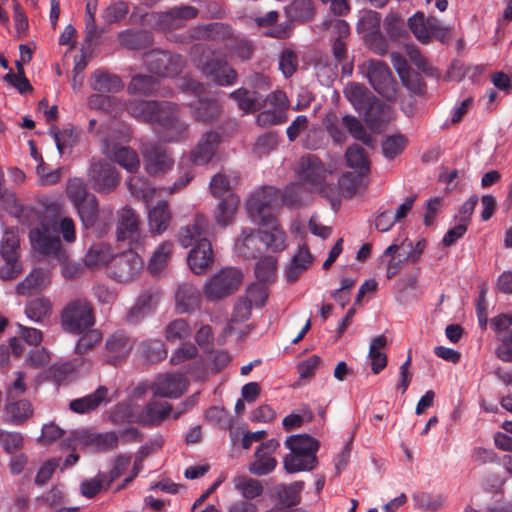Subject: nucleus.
Masks as SVG:
<instances>
[{
	"label": "nucleus",
	"instance_id": "f257e3e1",
	"mask_svg": "<svg viewBox=\"0 0 512 512\" xmlns=\"http://www.w3.org/2000/svg\"><path fill=\"white\" fill-rule=\"evenodd\" d=\"M278 206V192L273 187L254 191L246 203L248 216L259 225L261 242L272 252H282L287 247L286 233L274 215Z\"/></svg>",
	"mask_w": 512,
	"mask_h": 512
},
{
	"label": "nucleus",
	"instance_id": "f03ea898",
	"mask_svg": "<svg viewBox=\"0 0 512 512\" xmlns=\"http://www.w3.org/2000/svg\"><path fill=\"white\" fill-rule=\"evenodd\" d=\"M124 110L138 121L158 125L166 141L177 142L186 137L187 125L179 119L175 104L164 101H131L124 102Z\"/></svg>",
	"mask_w": 512,
	"mask_h": 512
},
{
	"label": "nucleus",
	"instance_id": "7ed1b4c3",
	"mask_svg": "<svg viewBox=\"0 0 512 512\" xmlns=\"http://www.w3.org/2000/svg\"><path fill=\"white\" fill-rule=\"evenodd\" d=\"M67 243L76 239L74 221L69 217H55L51 220H42L29 232L32 248L40 254L52 256L59 261L66 259V251L62 247L59 235Z\"/></svg>",
	"mask_w": 512,
	"mask_h": 512
},
{
	"label": "nucleus",
	"instance_id": "20e7f679",
	"mask_svg": "<svg viewBox=\"0 0 512 512\" xmlns=\"http://www.w3.org/2000/svg\"><path fill=\"white\" fill-rule=\"evenodd\" d=\"M210 234V225L203 215H196L191 225L180 229L178 241L184 248L195 246L188 254L187 262L191 271L197 275L207 272L213 263V251L207 237Z\"/></svg>",
	"mask_w": 512,
	"mask_h": 512
},
{
	"label": "nucleus",
	"instance_id": "39448f33",
	"mask_svg": "<svg viewBox=\"0 0 512 512\" xmlns=\"http://www.w3.org/2000/svg\"><path fill=\"white\" fill-rule=\"evenodd\" d=\"M290 452L284 457V468L288 473L313 470L318 460L316 453L320 443L308 434L291 435L285 440Z\"/></svg>",
	"mask_w": 512,
	"mask_h": 512
},
{
	"label": "nucleus",
	"instance_id": "423d86ee",
	"mask_svg": "<svg viewBox=\"0 0 512 512\" xmlns=\"http://www.w3.org/2000/svg\"><path fill=\"white\" fill-rule=\"evenodd\" d=\"M344 94L359 114L371 126L390 120L392 110L390 105L375 99L366 87L358 83L347 84Z\"/></svg>",
	"mask_w": 512,
	"mask_h": 512
},
{
	"label": "nucleus",
	"instance_id": "0eeeda50",
	"mask_svg": "<svg viewBox=\"0 0 512 512\" xmlns=\"http://www.w3.org/2000/svg\"><path fill=\"white\" fill-rule=\"evenodd\" d=\"M359 71L373 89L388 101L397 97V83L387 64L379 60H366L359 65Z\"/></svg>",
	"mask_w": 512,
	"mask_h": 512
},
{
	"label": "nucleus",
	"instance_id": "6e6552de",
	"mask_svg": "<svg viewBox=\"0 0 512 512\" xmlns=\"http://www.w3.org/2000/svg\"><path fill=\"white\" fill-rule=\"evenodd\" d=\"M296 175L306 190L323 193L329 199L334 198L335 193L330 194L333 187L325 184L324 165L316 156H303L297 164Z\"/></svg>",
	"mask_w": 512,
	"mask_h": 512
},
{
	"label": "nucleus",
	"instance_id": "1a4fd4ad",
	"mask_svg": "<svg viewBox=\"0 0 512 512\" xmlns=\"http://www.w3.org/2000/svg\"><path fill=\"white\" fill-rule=\"evenodd\" d=\"M61 326L71 334H81L95 324L93 308L84 298H76L66 304L61 312Z\"/></svg>",
	"mask_w": 512,
	"mask_h": 512
},
{
	"label": "nucleus",
	"instance_id": "9d476101",
	"mask_svg": "<svg viewBox=\"0 0 512 512\" xmlns=\"http://www.w3.org/2000/svg\"><path fill=\"white\" fill-rule=\"evenodd\" d=\"M241 280L242 273L238 269H221L204 283V295L209 301L223 299L237 290Z\"/></svg>",
	"mask_w": 512,
	"mask_h": 512
},
{
	"label": "nucleus",
	"instance_id": "9b49d317",
	"mask_svg": "<svg viewBox=\"0 0 512 512\" xmlns=\"http://www.w3.org/2000/svg\"><path fill=\"white\" fill-rule=\"evenodd\" d=\"M407 25L414 37L422 44H427L431 38L444 41L449 34V28L434 16L426 17L423 12H416L407 20Z\"/></svg>",
	"mask_w": 512,
	"mask_h": 512
},
{
	"label": "nucleus",
	"instance_id": "f8f14e48",
	"mask_svg": "<svg viewBox=\"0 0 512 512\" xmlns=\"http://www.w3.org/2000/svg\"><path fill=\"white\" fill-rule=\"evenodd\" d=\"M179 88L183 92H191L197 99V105L194 107L193 113L195 119L202 122H210L218 117L220 106L215 100H207L201 97L203 86L192 78H183L179 80Z\"/></svg>",
	"mask_w": 512,
	"mask_h": 512
},
{
	"label": "nucleus",
	"instance_id": "ddd939ff",
	"mask_svg": "<svg viewBox=\"0 0 512 512\" xmlns=\"http://www.w3.org/2000/svg\"><path fill=\"white\" fill-rule=\"evenodd\" d=\"M88 180L99 193H110L116 189L120 177L114 166L105 161H92L88 169Z\"/></svg>",
	"mask_w": 512,
	"mask_h": 512
},
{
	"label": "nucleus",
	"instance_id": "4468645a",
	"mask_svg": "<svg viewBox=\"0 0 512 512\" xmlns=\"http://www.w3.org/2000/svg\"><path fill=\"white\" fill-rule=\"evenodd\" d=\"M143 268V260L133 250L117 255L112 260L111 277L117 282L126 283L135 279Z\"/></svg>",
	"mask_w": 512,
	"mask_h": 512
},
{
	"label": "nucleus",
	"instance_id": "2eb2a0df",
	"mask_svg": "<svg viewBox=\"0 0 512 512\" xmlns=\"http://www.w3.org/2000/svg\"><path fill=\"white\" fill-rule=\"evenodd\" d=\"M144 62L147 68L161 77H174L183 67V60L179 55L166 51H151L145 54Z\"/></svg>",
	"mask_w": 512,
	"mask_h": 512
},
{
	"label": "nucleus",
	"instance_id": "dca6fc26",
	"mask_svg": "<svg viewBox=\"0 0 512 512\" xmlns=\"http://www.w3.org/2000/svg\"><path fill=\"white\" fill-rule=\"evenodd\" d=\"M188 381L182 374L166 373L159 375L151 385L155 396L178 398L187 389Z\"/></svg>",
	"mask_w": 512,
	"mask_h": 512
},
{
	"label": "nucleus",
	"instance_id": "f3484780",
	"mask_svg": "<svg viewBox=\"0 0 512 512\" xmlns=\"http://www.w3.org/2000/svg\"><path fill=\"white\" fill-rule=\"evenodd\" d=\"M279 447V442L270 439L262 443L254 454V460L249 465V471L252 474L262 476L273 471L277 465V460L273 457V453Z\"/></svg>",
	"mask_w": 512,
	"mask_h": 512
},
{
	"label": "nucleus",
	"instance_id": "a211bd4d",
	"mask_svg": "<svg viewBox=\"0 0 512 512\" xmlns=\"http://www.w3.org/2000/svg\"><path fill=\"white\" fill-rule=\"evenodd\" d=\"M102 152L111 160L118 163L127 172L133 173L138 170L140 160L137 153L129 147L121 146L117 143H110L104 140Z\"/></svg>",
	"mask_w": 512,
	"mask_h": 512
},
{
	"label": "nucleus",
	"instance_id": "6ab92c4d",
	"mask_svg": "<svg viewBox=\"0 0 512 512\" xmlns=\"http://www.w3.org/2000/svg\"><path fill=\"white\" fill-rule=\"evenodd\" d=\"M174 160L167 149L162 146H153L144 152V166L151 176L164 175L172 169Z\"/></svg>",
	"mask_w": 512,
	"mask_h": 512
},
{
	"label": "nucleus",
	"instance_id": "aec40b11",
	"mask_svg": "<svg viewBox=\"0 0 512 512\" xmlns=\"http://www.w3.org/2000/svg\"><path fill=\"white\" fill-rule=\"evenodd\" d=\"M197 68L220 86H230L236 82L237 73L225 61L209 60L204 63L196 62Z\"/></svg>",
	"mask_w": 512,
	"mask_h": 512
},
{
	"label": "nucleus",
	"instance_id": "412c9836",
	"mask_svg": "<svg viewBox=\"0 0 512 512\" xmlns=\"http://www.w3.org/2000/svg\"><path fill=\"white\" fill-rule=\"evenodd\" d=\"M148 228L152 235H162L170 226L172 212L166 201H158L147 211Z\"/></svg>",
	"mask_w": 512,
	"mask_h": 512
},
{
	"label": "nucleus",
	"instance_id": "4be33fe9",
	"mask_svg": "<svg viewBox=\"0 0 512 512\" xmlns=\"http://www.w3.org/2000/svg\"><path fill=\"white\" fill-rule=\"evenodd\" d=\"M139 217L136 212L125 206L118 211L117 237L119 240H129L130 242L139 239Z\"/></svg>",
	"mask_w": 512,
	"mask_h": 512
},
{
	"label": "nucleus",
	"instance_id": "5701e85b",
	"mask_svg": "<svg viewBox=\"0 0 512 512\" xmlns=\"http://www.w3.org/2000/svg\"><path fill=\"white\" fill-rule=\"evenodd\" d=\"M220 136L218 133L210 131L204 134L199 140L196 147L191 151V161L195 165H204L208 163L214 156Z\"/></svg>",
	"mask_w": 512,
	"mask_h": 512
},
{
	"label": "nucleus",
	"instance_id": "b1692460",
	"mask_svg": "<svg viewBox=\"0 0 512 512\" xmlns=\"http://www.w3.org/2000/svg\"><path fill=\"white\" fill-rule=\"evenodd\" d=\"M197 15L196 8L192 6L175 7L157 15L158 25L163 30L181 27L184 23Z\"/></svg>",
	"mask_w": 512,
	"mask_h": 512
},
{
	"label": "nucleus",
	"instance_id": "393cba45",
	"mask_svg": "<svg viewBox=\"0 0 512 512\" xmlns=\"http://www.w3.org/2000/svg\"><path fill=\"white\" fill-rule=\"evenodd\" d=\"M32 404L26 400H9L4 408V419L7 423L21 425L33 415Z\"/></svg>",
	"mask_w": 512,
	"mask_h": 512
},
{
	"label": "nucleus",
	"instance_id": "a878e982",
	"mask_svg": "<svg viewBox=\"0 0 512 512\" xmlns=\"http://www.w3.org/2000/svg\"><path fill=\"white\" fill-rule=\"evenodd\" d=\"M200 299V292L194 285L183 283L175 294L176 309L179 313L191 312L199 306Z\"/></svg>",
	"mask_w": 512,
	"mask_h": 512
},
{
	"label": "nucleus",
	"instance_id": "bb28decb",
	"mask_svg": "<svg viewBox=\"0 0 512 512\" xmlns=\"http://www.w3.org/2000/svg\"><path fill=\"white\" fill-rule=\"evenodd\" d=\"M239 204L240 198L235 193H230L220 200L214 212L216 224L226 227L233 223Z\"/></svg>",
	"mask_w": 512,
	"mask_h": 512
},
{
	"label": "nucleus",
	"instance_id": "cd10ccee",
	"mask_svg": "<svg viewBox=\"0 0 512 512\" xmlns=\"http://www.w3.org/2000/svg\"><path fill=\"white\" fill-rule=\"evenodd\" d=\"M158 296L153 291H144L136 299L135 304L128 312L127 318L132 323H137L151 314L157 305Z\"/></svg>",
	"mask_w": 512,
	"mask_h": 512
},
{
	"label": "nucleus",
	"instance_id": "c85d7f7f",
	"mask_svg": "<svg viewBox=\"0 0 512 512\" xmlns=\"http://www.w3.org/2000/svg\"><path fill=\"white\" fill-rule=\"evenodd\" d=\"M174 243L170 240L162 241L152 252L147 268L152 274L162 272L168 265L173 254Z\"/></svg>",
	"mask_w": 512,
	"mask_h": 512
},
{
	"label": "nucleus",
	"instance_id": "c756f323",
	"mask_svg": "<svg viewBox=\"0 0 512 512\" xmlns=\"http://www.w3.org/2000/svg\"><path fill=\"white\" fill-rule=\"evenodd\" d=\"M90 86L95 91L117 93L124 88V83L115 74L97 70L92 74Z\"/></svg>",
	"mask_w": 512,
	"mask_h": 512
},
{
	"label": "nucleus",
	"instance_id": "7c9ffc66",
	"mask_svg": "<svg viewBox=\"0 0 512 512\" xmlns=\"http://www.w3.org/2000/svg\"><path fill=\"white\" fill-rule=\"evenodd\" d=\"M230 97L237 103L239 109L245 113H252L264 104L263 96L257 91H249L245 88H239L230 93Z\"/></svg>",
	"mask_w": 512,
	"mask_h": 512
},
{
	"label": "nucleus",
	"instance_id": "2f4dec72",
	"mask_svg": "<svg viewBox=\"0 0 512 512\" xmlns=\"http://www.w3.org/2000/svg\"><path fill=\"white\" fill-rule=\"evenodd\" d=\"M132 348L130 339L123 332L112 334L106 341L109 361L115 363L126 357Z\"/></svg>",
	"mask_w": 512,
	"mask_h": 512
},
{
	"label": "nucleus",
	"instance_id": "473e14b6",
	"mask_svg": "<svg viewBox=\"0 0 512 512\" xmlns=\"http://www.w3.org/2000/svg\"><path fill=\"white\" fill-rule=\"evenodd\" d=\"M51 282L50 272L48 270L37 268L17 285V292L21 295L29 294L34 290H40Z\"/></svg>",
	"mask_w": 512,
	"mask_h": 512
},
{
	"label": "nucleus",
	"instance_id": "72a5a7b5",
	"mask_svg": "<svg viewBox=\"0 0 512 512\" xmlns=\"http://www.w3.org/2000/svg\"><path fill=\"white\" fill-rule=\"evenodd\" d=\"M313 257L306 246H300L293 256L291 264L285 271L288 282H295L299 276L312 264Z\"/></svg>",
	"mask_w": 512,
	"mask_h": 512
},
{
	"label": "nucleus",
	"instance_id": "f704fd0d",
	"mask_svg": "<svg viewBox=\"0 0 512 512\" xmlns=\"http://www.w3.org/2000/svg\"><path fill=\"white\" fill-rule=\"evenodd\" d=\"M107 395V388L100 386L94 393L72 400L69 407L75 413L84 414L97 408L107 398Z\"/></svg>",
	"mask_w": 512,
	"mask_h": 512
},
{
	"label": "nucleus",
	"instance_id": "c9c22d12",
	"mask_svg": "<svg viewBox=\"0 0 512 512\" xmlns=\"http://www.w3.org/2000/svg\"><path fill=\"white\" fill-rule=\"evenodd\" d=\"M114 256L108 244H93L87 251L84 262L90 268H100L112 262Z\"/></svg>",
	"mask_w": 512,
	"mask_h": 512
},
{
	"label": "nucleus",
	"instance_id": "e433bc0d",
	"mask_svg": "<svg viewBox=\"0 0 512 512\" xmlns=\"http://www.w3.org/2000/svg\"><path fill=\"white\" fill-rule=\"evenodd\" d=\"M90 109L107 112L117 116L124 110V102L116 97L102 94H93L88 98Z\"/></svg>",
	"mask_w": 512,
	"mask_h": 512
},
{
	"label": "nucleus",
	"instance_id": "4c0bfd02",
	"mask_svg": "<svg viewBox=\"0 0 512 512\" xmlns=\"http://www.w3.org/2000/svg\"><path fill=\"white\" fill-rule=\"evenodd\" d=\"M387 344L385 336H378L370 341L368 358L370 360L371 370L374 374L380 373L387 365V356L383 352Z\"/></svg>",
	"mask_w": 512,
	"mask_h": 512
},
{
	"label": "nucleus",
	"instance_id": "58836bf2",
	"mask_svg": "<svg viewBox=\"0 0 512 512\" xmlns=\"http://www.w3.org/2000/svg\"><path fill=\"white\" fill-rule=\"evenodd\" d=\"M234 489L246 500H252L263 493V486L257 479L239 475L233 479Z\"/></svg>",
	"mask_w": 512,
	"mask_h": 512
},
{
	"label": "nucleus",
	"instance_id": "ea45409f",
	"mask_svg": "<svg viewBox=\"0 0 512 512\" xmlns=\"http://www.w3.org/2000/svg\"><path fill=\"white\" fill-rule=\"evenodd\" d=\"M77 439L88 445H94L97 449L106 450L116 446L118 437L113 432L107 433H86L75 432L73 434Z\"/></svg>",
	"mask_w": 512,
	"mask_h": 512
},
{
	"label": "nucleus",
	"instance_id": "a19ab883",
	"mask_svg": "<svg viewBox=\"0 0 512 512\" xmlns=\"http://www.w3.org/2000/svg\"><path fill=\"white\" fill-rule=\"evenodd\" d=\"M171 405L167 402L150 401L145 410L139 415L138 421L144 424L161 422L171 412Z\"/></svg>",
	"mask_w": 512,
	"mask_h": 512
},
{
	"label": "nucleus",
	"instance_id": "79ce46f5",
	"mask_svg": "<svg viewBox=\"0 0 512 512\" xmlns=\"http://www.w3.org/2000/svg\"><path fill=\"white\" fill-rule=\"evenodd\" d=\"M73 206L77 210L78 216L85 228L94 226L99 213L98 202L94 195L85 198Z\"/></svg>",
	"mask_w": 512,
	"mask_h": 512
},
{
	"label": "nucleus",
	"instance_id": "37998d69",
	"mask_svg": "<svg viewBox=\"0 0 512 512\" xmlns=\"http://www.w3.org/2000/svg\"><path fill=\"white\" fill-rule=\"evenodd\" d=\"M126 185L130 193L145 203L153 200L156 194V188L151 186L142 176H131L126 180Z\"/></svg>",
	"mask_w": 512,
	"mask_h": 512
},
{
	"label": "nucleus",
	"instance_id": "c03bdc74",
	"mask_svg": "<svg viewBox=\"0 0 512 512\" xmlns=\"http://www.w3.org/2000/svg\"><path fill=\"white\" fill-rule=\"evenodd\" d=\"M347 165L355 170L358 175L364 176L369 171V161L362 147L352 145L347 148L345 153Z\"/></svg>",
	"mask_w": 512,
	"mask_h": 512
},
{
	"label": "nucleus",
	"instance_id": "a18cd8bd",
	"mask_svg": "<svg viewBox=\"0 0 512 512\" xmlns=\"http://www.w3.org/2000/svg\"><path fill=\"white\" fill-rule=\"evenodd\" d=\"M365 185L366 182L364 180V176H355L353 173L344 174L339 180V192H337L335 188L330 191V194L333 192L335 193L334 198L330 199L332 201V205L334 206L335 201L338 200L339 193L345 197H351L357 191V189Z\"/></svg>",
	"mask_w": 512,
	"mask_h": 512
},
{
	"label": "nucleus",
	"instance_id": "49530a36",
	"mask_svg": "<svg viewBox=\"0 0 512 512\" xmlns=\"http://www.w3.org/2000/svg\"><path fill=\"white\" fill-rule=\"evenodd\" d=\"M52 303L51 301L40 296L30 300L25 307L26 316L34 322H40L51 314Z\"/></svg>",
	"mask_w": 512,
	"mask_h": 512
},
{
	"label": "nucleus",
	"instance_id": "de8ad7c7",
	"mask_svg": "<svg viewBox=\"0 0 512 512\" xmlns=\"http://www.w3.org/2000/svg\"><path fill=\"white\" fill-rule=\"evenodd\" d=\"M238 184V178L233 174L217 173L210 181L211 194L220 198L232 192V189Z\"/></svg>",
	"mask_w": 512,
	"mask_h": 512
},
{
	"label": "nucleus",
	"instance_id": "09e8293b",
	"mask_svg": "<svg viewBox=\"0 0 512 512\" xmlns=\"http://www.w3.org/2000/svg\"><path fill=\"white\" fill-rule=\"evenodd\" d=\"M158 81L148 75H136L131 79L128 91L131 94L150 95L158 91Z\"/></svg>",
	"mask_w": 512,
	"mask_h": 512
},
{
	"label": "nucleus",
	"instance_id": "8fccbe9b",
	"mask_svg": "<svg viewBox=\"0 0 512 512\" xmlns=\"http://www.w3.org/2000/svg\"><path fill=\"white\" fill-rule=\"evenodd\" d=\"M252 307L251 303L244 297L235 303L231 320L224 330L226 335H231L236 331L235 324L249 319Z\"/></svg>",
	"mask_w": 512,
	"mask_h": 512
},
{
	"label": "nucleus",
	"instance_id": "3c124183",
	"mask_svg": "<svg viewBox=\"0 0 512 512\" xmlns=\"http://www.w3.org/2000/svg\"><path fill=\"white\" fill-rule=\"evenodd\" d=\"M191 328L186 320L175 319L165 328V338L169 342L184 341L191 336Z\"/></svg>",
	"mask_w": 512,
	"mask_h": 512
},
{
	"label": "nucleus",
	"instance_id": "603ef678",
	"mask_svg": "<svg viewBox=\"0 0 512 512\" xmlns=\"http://www.w3.org/2000/svg\"><path fill=\"white\" fill-rule=\"evenodd\" d=\"M412 499L417 508L425 511H437L445 502L442 495L427 492L414 493Z\"/></svg>",
	"mask_w": 512,
	"mask_h": 512
},
{
	"label": "nucleus",
	"instance_id": "864d4df0",
	"mask_svg": "<svg viewBox=\"0 0 512 512\" xmlns=\"http://www.w3.org/2000/svg\"><path fill=\"white\" fill-rule=\"evenodd\" d=\"M385 256H389L390 260L387 264L386 275L388 279L394 277L398 271L402 268L406 261V255L399 249L398 244H391L384 251Z\"/></svg>",
	"mask_w": 512,
	"mask_h": 512
},
{
	"label": "nucleus",
	"instance_id": "5fc2aeb1",
	"mask_svg": "<svg viewBox=\"0 0 512 512\" xmlns=\"http://www.w3.org/2000/svg\"><path fill=\"white\" fill-rule=\"evenodd\" d=\"M277 270V259L274 256L262 257L256 264L255 274L260 282H272Z\"/></svg>",
	"mask_w": 512,
	"mask_h": 512
},
{
	"label": "nucleus",
	"instance_id": "6e6d98bb",
	"mask_svg": "<svg viewBox=\"0 0 512 512\" xmlns=\"http://www.w3.org/2000/svg\"><path fill=\"white\" fill-rule=\"evenodd\" d=\"M118 40L123 47L134 50L141 49L150 38L144 31L125 30L119 33Z\"/></svg>",
	"mask_w": 512,
	"mask_h": 512
},
{
	"label": "nucleus",
	"instance_id": "4d7b16f0",
	"mask_svg": "<svg viewBox=\"0 0 512 512\" xmlns=\"http://www.w3.org/2000/svg\"><path fill=\"white\" fill-rule=\"evenodd\" d=\"M342 125L353 138L362 141L366 145L372 144L373 141L371 136L366 132L365 128L357 118L350 115H344L342 117Z\"/></svg>",
	"mask_w": 512,
	"mask_h": 512
},
{
	"label": "nucleus",
	"instance_id": "13d9d810",
	"mask_svg": "<svg viewBox=\"0 0 512 512\" xmlns=\"http://www.w3.org/2000/svg\"><path fill=\"white\" fill-rule=\"evenodd\" d=\"M303 489V483L294 482L290 485H283L278 489V496L283 507H292L299 503L300 492Z\"/></svg>",
	"mask_w": 512,
	"mask_h": 512
},
{
	"label": "nucleus",
	"instance_id": "bf43d9fd",
	"mask_svg": "<svg viewBox=\"0 0 512 512\" xmlns=\"http://www.w3.org/2000/svg\"><path fill=\"white\" fill-rule=\"evenodd\" d=\"M128 12L129 7L126 2L115 1L103 9L101 17L107 24H112L124 19Z\"/></svg>",
	"mask_w": 512,
	"mask_h": 512
},
{
	"label": "nucleus",
	"instance_id": "052dcab7",
	"mask_svg": "<svg viewBox=\"0 0 512 512\" xmlns=\"http://www.w3.org/2000/svg\"><path fill=\"white\" fill-rule=\"evenodd\" d=\"M66 193L73 205L83 201L85 198H88L92 195L88 193L84 181L78 177L70 178L67 181Z\"/></svg>",
	"mask_w": 512,
	"mask_h": 512
},
{
	"label": "nucleus",
	"instance_id": "680f3d73",
	"mask_svg": "<svg viewBox=\"0 0 512 512\" xmlns=\"http://www.w3.org/2000/svg\"><path fill=\"white\" fill-rule=\"evenodd\" d=\"M407 139L401 134L387 136L382 142V151L386 158L393 159L402 152Z\"/></svg>",
	"mask_w": 512,
	"mask_h": 512
},
{
	"label": "nucleus",
	"instance_id": "e2e57ef3",
	"mask_svg": "<svg viewBox=\"0 0 512 512\" xmlns=\"http://www.w3.org/2000/svg\"><path fill=\"white\" fill-rule=\"evenodd\" d=\"M380 15L371 10L363 11L357 23V31L364 37L369 32L380 30Z\"/></svg>",
	"mask_w": 512,
	"mask_h": 512
},
{
	"label": "nucleus",
	"instance_id": "0e129e2a",
	"mask_svg": "<svg viewBox=\"0 0 512 512\" xmlns=\"http://www.w3.org/2000/svg\"><path fill=\"white\" fill-rule=\"evenodd\" d=\"M323 123L334 142L342 143L346 140L342 118H339L335 113H329L326 115Z\"/></svg>",
	"mask_w": 512,
	"mask_h": 512
},
{
	"label": "nucleus",
	"instance_id": "69168bd1",
	"mask_svg": "<svg viewBox=\"0 0 512 512\" xmlns=\"http://www.w3.org/2000/svg\"><path fill=\"white\" fill-rule=\"evenodd\" d=\"M80 335L81 337L78 339L75 346V351L78 354H84L88 352L102 339L101 333L98 330L92 328H89Z\"/></svg>",
	"mask_w": 512,
	"mask_h": 512
},
{
	"label": "nucleus",
	"instance_id": "338daca9",
	"mask_svg": "<svg viewBox=\"0 0 512 512\" xmlns=\"http://www.w3.org/2000/svg\"><path fill=\"white\" fill-rule=\"evenodd\" d=\"M19 238L15 231L6 230L3 234L0 252L3 258L18 257Z\"/></svg>",
	"mask_w": 512,
	"mask_h": 512
},
{
	"label": "nucleus",
	"instance_id": "774afa93",
	"mask_svg": "<svg viewBox=\"0 0 512 512\" xmlns=\"http://www.w3.org/2000/svg\"><path fill=\"white\" fill-rule=\"evenodd\" d=\"M306 191L305 187L299 181L297 183H291L285 188L282 194V202L290 207L300 205L304 199L303 194Z\"/></svg>",
	"mask_w": 512,
	"mask_h": 512
}]
</instances>
